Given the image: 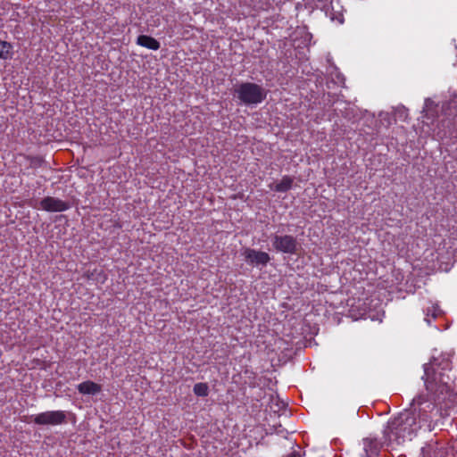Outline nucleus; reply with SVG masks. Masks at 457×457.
Wrapping results in <instances>:
<instances>
[{
  "instance_id": "ddd939ff",
  "label": "nucleus",
  "mask_w": 457,
  "mask_h": 457,
  "mask_svg": "<svg viewBox=\"0 0 457 457\" xmlns=\"http://www.w3.org/2000/svg\"><path fill=\"white\" fill-rule=\"evenodd\" d=\"M193 392L197 396L205 397L209 395V386L207 383L199 382L195 384Z\"/></svg>"
},
{
  "instance_id": "39448f33",
  "label": "nucleus",
  "mask_w": 457,
  "mask_h": 457,
  "mask_svg": "<svg viewBox=\"0 0 457 457\" xmlns=\"http://www.w3.org/2000/svg\"><path fill=\"white\" fill-rule=\"evenodd\" d=\"M297 240L291 235H275L272 238V245L278 252L295 254L297 252Z\"/></svg>"
},
{
  "instance_id": "20e7f679",
  "label": "nucleus",
  "mask_w": 457,
  "mask_h": 457,
  "mask_svg": "<svg viewBox=\"0 0 457 457\" xmlns=\"http://www.w3.org/2000/svg\"><path fill=\"white\" fill-rule=\"evenodd\" d=\"M33 422L39 426H57L66 422V413L63 411H47L32 416Z\"/></svg>"
},
{
  "instance_id": "2eb2a0df",
  "label": "nucleus",
  "mask_w": 457,
  "mask_h": 457,
  "mask_svg": "<svg viewBox=\"0 0 457 457\" xmlns=\"http://www.w3.org/2000/svg\"><path fill=\"white\" fill-rule=\"evenodd\" d=\"M27 158L29 160V166L34 169L41 167L44 162L40 156H28Z\"/></svg>"
},
{
  "instance_id": "9d476101",
  "label": "nucleus",
  "mask_w": 457,
  "mask_h": 457,
  "mask_svg": "<svg viewBox=\"0 0 457 457\" xmlns=\"http://www.w3.org/2000/svg\"><path fill=\"white\" fill-rule=\"evenodd\" d=\"M137 44L150 50H158L161 46L159 41L147 35H140L137 38Z\"/></svg>"
},
{
  "instance_id": "9b49d317",
  "label": "nucleus",
  "mask_w": 457,
  "mask_h": 457,
  "mask_svg": "<svg viewBox=\"0 0 457 457\" xmlns=\"http://www.w3.org/2000/svg\"><path fill=\"white\" fill-rule=\"evenodd\" d=\"M294 179L290 176L285 175L280 181L276 184L274 190L279 193H286L293 187Z\"/></svg>"
},
{
  "instance_id": "f257e3e1",
  "label": "nucleus",
  "mask_w": 457,
  "mask_h": 457,
  "mask_svg": "<svg viewBox=\"0 0 457 457\" xmlns=\"http://www.w3.org/2000/svg\"><path fill=\"white\" fill-rule=\"evenodd\" d=\"M420 428L415 411L406 410L387 421L383 431L384 444L401 445L406 440H411Z\"/></svg>"
},
{
  "instance_id": "f03ea898",
  "label": "nucleus",
  "mask_w": 457,
  "mask_h": 457,
  "mask_svg": "<svg viewBox=\"0 0 457 457\" xmlns=\"http://www.w3.org/2000/svg\"><path fill=\"white\" fill-rule=\"evenodd\" d=\"M451 371L450 363L447 361L439 362L436 360L424 365V379L428 390H437L440 386H447L451 378L446 373Z\"/></svg>"
},
{
  "instance_id": "7ed1b4c3",
  "label": "nucleus",
  "mask_w": 457,
  "mask_h": 457,
  "mask_svg": "<svg viewBox=\"0 0 457 457\" xmlns=\"http://www.w3.org/2000/svg\"><path fill=\"white\" fill-rule=\"evenodd\" d=\"M237 98L246 105L259 104L267 96L266 90L260 85L253 82H243L236 89Z\"/></svg>"
},
{
  "instance_id": "4468645a",
  "label": "nucleus",
  "mask_w": 457,
  "mask_h": 457,
  "mask_svg": "<svg viewBox=\"0 0 457 457\" xmlns=\"http://www.w3.org/2000/svg\"><path fill=\"white\" fill-rule=\"evenodd\" d=\"M12 45L6 41H0V58L7 60L11 58Z\"/></svg>"
},
{
  "instance_id": "f8f14e48",
  "label": "nucleus",
  "mask_w": 457,
  "mask_h": 457,
  "mask_svg": "<svg viewBox=\"0 0 457 457\" xmlns=\"http://www.w3.org/2000/svg\"><path fill=\"white\" fill-rule=\"evenodd\" d=\"M85 277L89 280V279H96V281H99L101 283H104L105 280L107 279V276L105 275V273L100 270H94L92 272L90 271H87V273L85 274Z\"/></svg>"
},
{
  "instance_id": "6e6552de",
  "label": "nucleus",
  "mask_w": 457,
  "mask_h": 457,
  "mask_svg": "<svg viewBox=\"0 0 457 457\" xmlns=\"http://www.w3.org/2000/svg\"><path fill=\"white\" fill-rule=\"evenodd\" d=\"M363 451L366 457H378L383 444L374 437L362 439Z\"/></svg>"
},
{
  "instance_id": "dca6fc26",
  "label": "nucleus",
  "mask_w": 457,
  "mask_h": 457,
  "mask_svg": "<svg viewBox=\"0 0 457 457\" xmlns=\"http://www.w3.org/2000/svg\"><path fill=\"white\" fill-rule=\"evenodd\" d=\"M397 115L403 120H406V119L408 118V110L405 109L404 107L399 108L397 110Z\"/></svg>"
},
{
  "instance_id": "f3484780",
  "label": "nucleus",
  "mask_w": 457,
  "mask_h": 457,
  "mask_svg": "<svg viewBox=\"0 0 457 457\" xmlns=\"http://www.w3.org/2000/svg\"><path fill=\"white\" fill-rule=\"evenodd\" d=\"M429 418L430 417L428 415L426 411H421L420 409L419 410V420H420V422H421V421L422 422H427V421H428Z\"/></svg>"
},
{
  "instance_id": "0eeeda50",
  "label": "nucleus",
  "mask_w": 457,
  "mask_h": 457,
  "mask_svg": "<svg viewBox=\"0 0 457 457\" xmlns=\"http://www.w3.org/2000/svg\"><path fill=\"white\" fill-rule=\"evenodd\" d=\"M42 210L49 212H61L71 208L69 202L54 196H46L40 201Z\"/></svg>"
},
{
  "instance_id": "1a4fd4ad",
  "label": "nucleus",
  "mask_w": 457,
  "mask_h": 457,
  "mask_svg": "<svg viewBox=\"0 0 457 457\" xmlns=\"http://www.w3.org/2000/svg\"><path fill=\"white\" fill-rule=\"evenodd\" d=\"M77 389L81 395H95L101 392L102 386L91 380L84 381L77 386Z\"/></svg>"
},
{
  "instance_id": "423d86ee",
  "label": "nucleus",
  "mask_w": 457,
  "mask_h": 457,
  "mask_svg": "<svg viewBox=\"0 0 457 457\" xmlns=\"http://www.w3.org/2000/svg\"><path fill=\"white\" fill-rule=\"evenodd\" d=\"M242 256L247 264L256 267H264L270 261V256L268 253L250 247L243 249Z\"/></svg>"
}]
</instances>
